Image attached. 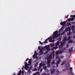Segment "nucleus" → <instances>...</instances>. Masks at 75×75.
<instances>
[{
	"label": "nucleus",
	"mask_w": 75,
	"mask_h": 75,
	"mask_svg": "<svg viewBox=\"0 0 75 75\" xmlns=\"http://www.w3.org/2000/svg\"><path fill=\"white\" fill-rule=\"evenodd\" d=\"M56 54H59V51L56 52Z\"/></svg>",
	"instance_id": "obj_43"
},
{
	"label": "nucleus",
	"mask_w": 75,
	"mask_h": 75,
	"mask_svg": "<svg viewBox=\"0 0 75 75\" xmlns=\"http://www.w3.org/2000/svg\"><path fill=\"white\" fill-rule=\"evenodd\" d=\"M59 63H56V67H58V64Z\"/></svg>",
	"instance_id": "obj_39"
},
{
	"label": "nucleus",
	"mask_w": 75,
	"mask_h": 75,
	"mask_svg": "<svg viewBox=\"0 0 75 75\" xmlns=\"http://www.w3.org/2000/svg\"><path fill=\"white\" fill-rule=\"evenodd\" d=\"M59 45V41H57V42L56 44L55 45L56 46H58Z\"/></svg>",
	"instance_id": "obj_15"
},
{
	"label": "nucleus",
	"mask_w": 75,
	"mask_h": 75,
	"mask_svg": "<svg viewBox=\"0 0 75 75\" xmlns=\"http://www.w3.org/2000/svg\"><path fill=\"white\" fill-rule=\"evenodd\" d=\"M52 55H50L49 57H47V61H51V60H50V59H52Z\"/></svg>",
	"instance_id": "obj_5"
},
{
	"label": "nucleus",
	"mask_w": 75,
	"mask_h": 75,
	"mask_svg": "<svg viewBox=\"0 0 75 75\" xmlns=\"http://www.w3.org/2000/svg\"><path fill=\"white\" fill-rule=\"evenodd\" d=\"M52 63L54 64L55 62H52Z\"/></svg>",
	"instance_id": "obj_60"
},
{
	"label": "nucleus",
	"mask_w": 75,
	"mask_h": 75,
	"mask_svg": "<svg viewBox=\"0 0 75 75\" xmlns=\"http://www.w3.org/2000/svg\"><path fill=\"white\" fill-rule=\"evenodd\" d=\"M66 70H68V67H67V69H66Z\"/></svg>",
	"instance_id": "obj_57"
},
{
	"label": "nucleus",
	"mask_w": 75,
	"mask_h": 75,
	"mask_svg": "<svg viewBox=\"0 0 75 75\" xmlns=\"http://www.w3.org/2000/svg\"><path fill=\"white\" fill-rule=\"evenodd\" d=\"M71 28L72 31H74V30H75V26H74V25H73L72 26Z\"/></svg>",
	"instance_id": "obj_11"
},
{
	"label": "nucleus",
	"mask_w": 75,
	"mask_h": 75,
	"mask_svg": "<svg viewBox=\"0 0 75 75\" xmlns=\"http://www.w3.org/2000/svg\"><path fill=\"white\" fill-rule=\"evenodd\" d=\"M38 62L36 63L35 64V67H37V66L38 65Z\"/></svg>",
	"instance_id": "obj_23"
},
{
	"label": "nucleus",
	"mask_w": 75,
	"mask_h": 75,
	"mask_svg": "<svg viewBox=\"0 0 75 75\" xmlns=\"http://www.w3.org/2000/svg\"><path fill=\"white\" fill-rule=\"evenodd\" d=\"M71 21V18H69V19H68L67 20V21ZM67 23H68L67 21Z\"/></svg>",
	"instance_id": "obj_28"
},
{
	"label": "nucleus",
	"mask_w": 75,
	"mask_h": 75,
	"mask_svg": "<svg viewBox=\"0 0 75 75\" xmlns=\"http://www.w3.org/2000/svg\"><path fill=\"white\" fill-rule=\"evenodd\" d=\"M72 67H70V71H72Z\"/></svg>",
	"instance_id": "obj_40"
},
{
	"label": "nucleus",
	"mask_w": 75,
	"mask_h": 75,
	"mask_svg": "<svg viewBox=\"0 0 75 75\" xmlns=\"http://www.w3.org/2000/svg\"><path fill=\"white\" fill-rule=\"evenodd\" d=\"M42 71V69H40V72H41V71Z\"/></svg>",
	"instance_id": "obj_54"
},
{
	"label": "nucleus",
	"mask_w": 75,
	"mask_h": 75,
	"mask_svg": "<svg viewBox=\"0 0 75 75\" xmlns=\"http://www.w3.org/2000/svg\"><path fill=\"white\" fill-rule=\"evenodd\" d=\"M65 34V32H63L61 34V35H64Z\"/></svg>",
	"instance_id": "obj_37"
},
{
	"label": "nucleus",
	"mask_w": 75,
	"mask_h": 75,
	"mask_svg": "<svg viewBox=\"0 0 75 75\" xmlns=\"http://www.w3.org/2000/svg\"><path fill=\"white\" fill-rule=\"evenodd\" d=\"M46 50H47V51L45 52V53H48L49 51H50V47H47L46 48Z\"/></svg>",
	"instance_id": "obj_6"
},
{
	"label": "nucleus",
	"mask_w": 75,
	"mask_h": 75,
	"mask_svg": "<svg viewBox=\"0 0 75 75\" xmlns=\"http://www.w3.org/2000/svg\"><path fill=\"white\" fill-rule=\"evenodd\" d=\"M39 53L40 54H41V55H42V54H43V52H39Z\"/></svg>",
	"instance_id": "obj_35"
},
{
	"label": "nucleus",
	"mask_w": 75,
	"mask_h": 75,
	"mask_svg": "<svg viewBox=\"0 0 75 75\" xmlns=\"http://www.w3.org/2000/svg\"><path fill=\"white\" fill-rule=\"evenodd\" d=\"M56 72H57V75H59V73L60 72L59 71V70H57L56 71Z\"/></svg>",
	"instance_id": "obj_18"
},
{
	"label": "nucleus",
	"mask_w": 75,
	"mask_h": 75,
	"mask_svg": "<svg viewBox=\"0 0 75 75\" xmlns=\"http://www.w3.org/2000/svg\"><path fill=\"white\" fill-rule=\"evenodd\" d=\"M40 68H39V67L38 68V71H39L40 70Z\"/></svg>",
	"instance_id": "obj_52"
},
{
	"label": "nucleus",
	"mask_w": 75,
	"mask_h": 75,
	"mask_svg": "<svg viewBox=\"0 0 75 75\" xmlns=\"http://www.w3.org/2000/svg\"><path fill=\"white\" fill-rule=\"evenodd\" d=\"M29 72V74L30 73V71H28V73Z\"/></svg>",
	"instance_id": "obj_63"
},
{
	"label": "nucleus",
	"mask_w": 75,
	"mask_h": 75,
	"mask_svg": "<svg viewBox=\"0 0 75 75\" xmlns=\"http://www.w3.org/2000/svg\"><path fill=\"white\" fill-rule=\"evenodd\" d=\"M55 69H53L51 71V74H53L54 73H55Z\"/></svg>",
	"instance_id": "obj_9"
},
{
	"label": "nucleus",
	"mask_w": 75,
	"mask_h": 75,
	"mask_svg": "<svg viewBox=\"0 0 75 75\" xmlns=\"http://www.w3.org/2000/svg\"><path fill=\"white\" fill-rule=\"evenodd\" d=\"M66 49V48L65 47H64L63 49V51H64V50H65Z\"/></svg>",
	"instance_id": "obj_44"
},
{
	"label": "nucleus",
	"mask_w": 75,
	"mask_h": 75,
	"mask_svg": "<svg viewBox=\"0 0 75 75\" xmlns=\"http://www.w3.org/2000/svg\"><path fill=\"white\" fill-rule=\"evenodd\" d=\"M70 35H71V33L69 32L68 34V35L69 36Z\"/></svg>",
	"instance_id": "obj_47"
},
{
	"label": "nucleus",
	"mask_w": 75,
	"mask_h": 75,
	"mask_svg": "<svg viewBox=\"0 0 75 75\" xmlns=\"http://www.w3.org/2000/svg\"><path fill=\"white\" fill-rule=\"evenodd\" d=\"M42 52V49H40V52Z\"/></svg>",
	"instance_id": "obj_48"
},
{
	"label": "nucleus",
	"mask_w": 75,
	"mask_h": 75,
	"mask_svg": "<svg viewBox=\"0 0 75 75\" xmlns=\"http://www.w3.org/2000/svg\"><path fill=\"white\" fill-rule=\"evenodd\" d=\"M39 42L40 44H41V45H42V44H43V43H42V42H41V41H39Z\"/></svg>",
	"instance_id": "obj_36"
},
{
	"label": "nucleus",
	"mask_w": 75,
	"mask_h": 75,
	"mask_svg": "<svg viewBox=\"0 0 75 75\" xmlns=\"http://www.w3.org/2000/svg\"><path fill=\"white\" fill-rule=\"evenodd\" d=\"M65 44V42H62L61 43L60 45L61 46H62V47L64 46V45Z\"/></svg>",
	"instance_id": "obj_12"
},
{
	"label": "nucleus",
	"mask_w": 75,
	"mask_h": 75,
	"mask_svg": "<svg viewBox=\"0 0 75 75\" xmlns=\"http://www.w3.org/2000/svg\"><path fill=\"white\" fill-rule=\"evenodd\" d=\"M68 65H69V68H70V64H69Z\"/></svg>",
	"instance_id": "obj_56"
},
{
	"label": "nucleus",
	"mask_w": 75,
	"mask_h": 75,
	"mask_svg": "<svg viewBox=\"0 0 75 75\" xmlns=\"http://www.w3.org/2000/svg\"><path fill=\"white\" fill-rule=\"evenodd\" d=\"M51 60H47V63L48 64H50V61Z\"/></svg>",
	"instance_id": "obj_25"
},
{
	"label": "nucleus",
	"mask_w": 75,
	"mask_h": 75,
	"mask_svg": "<svg viewBox=\"0 0 75 75\" xmlns=\"http://www.w3.org/2000/svg\"><path fill=\"white\" fill-rule=\"evenodd\" d=\"M60 54H61V53H62V51H60Z\"/></svg>",
	"instance_id": "obj_62"
},
{
	"label": "nucleus",
	"mask_w": 75,
	"mask_h": 75,
	"mask_svg": "<svg viewBox=\"0 0 75 75\" xmlns=\"http://www.w3.org/2000/svg\"><path fill=\"white\" fill-rule=\"evenodd\" d=\"M25 67H28V64L27 63V62H25Z\"/></svg>",
	"instance_id": "obj_22"
},
{
	"label": "nucleus",
	"mask_w": 75,
	"mask_h": 75,
	"mask_svg": "<svg viewBox=\"0 0 75 75\" xmlns=\"http://www.w3.org/2000/svg\"><path fill=\"white\" fill-rule=\"evenodd\" d=\"M49 40V41L50 42H54V41H55V40H53L52 39V38L51 37H50L48 38L47 39H46L45 41L43 42V43H44V44H45V43H48V41H47V40Z\"/></svg>",
	"instance_id": "obj_1"
},
{
	"label": "nucleus",
	"mask_w": 75,
	"mask_h": 75,
	"mask_svg": "<svg viewBox=\"0 0 75 75\" xmlns=\"http://www.w3.org/2000/svg\"><path fill=\"white\" fill-rule=\"evenodd\" d=\"M35 54L34 55H33V58H35V57L37 56V55L38 54V53H37V52L36 51H35Z\"/></svg>",
	"instance_id": "obj_7"
},
{
	"label": "nucleus",
	"mask_w": 75,
	"mask_h": 75,
	"mask_svg": "<svg viewBox=\"0 0 75 75\" xmlns=\"http://www.w3.org/2000/svg\"><path fill=\"white\" fill-rule=\"evenodd\" d=\"M68 16H69V15H67V16H66V18H68Z\"/></svg>",
	"instance_id": "obj_50"
},
{
	"label": "nucleus",
	"mask_w": 75,
	"mask_h": 75,
	"mask_svg": "<svg viewBox=\"0 0 75 75\" xmlns=\"http://www.w3.org/2000/svg\"><path fill=\"white\" fill-rule=\"evenodd\" d=\"M33 75H37V74H36L34 73L33 74Z\"/></svg>",
	"instance_id": "obj_59"
},
{
	"label": "nucleus",
	"mask_w": 75,
	"mask_h": 75,
	"mask_svg": "<svg viewBox=\"0 0 75 75\" xmlns=\"http://www.w3.org/2000/svg\"><path fill=\"white\" fill-rule=\"evenodd\" d=\"M72 71H69V74H72Z\"/></svg>",
	"instance_id": "obj_34"
},
{
	"label": "nucleus",
	"mask_w": 75,
	"mask_h": 75,
	"mask_svg": "<svg viewBox=\"0 0 75 75\" xmlns=\"http://www.w3.org/2000/svg\"><path fill=\"white\" fill-rule=\"evenodd\" d=\"M65 61H64L62 63V64H61V65H64V64H65Z\"/></svg>",
	"instance_id": "obj_20"
},
{
	"label": "nucleus",
	"mask_w": 75,
	"mask_h": 75,
	"mask_svg": "<svg viewBox=\"0 0 75 75\" xmlns=\"http://www.w3.org/2000/svg\"><path fill=\"white\" fill-rule=\"evenodd\" d=\"M70 17H72V18L70 19V20H71V21H74V20L75 18V14L74 15H71Z\"/></svg>",
	"instance_id": "obj_3"
},
{
	"label": "nucleus",
	"mask_w": 75,
	"mask_h": 75,
	"mask_svg": "<svg viewBox=\"0 0 75 75\" xmlns=\"http://www.w3.org/2000/svg\"><path fill=\"white\" fill-rule=\"evenodd\" d=\"M29 63H30V64H31V59H30L29 60V62H28Z\"/></svg>",
	"instance_id": "obj_31"
},
{
	"label": "nucleus",
	"mask_w": 75,
	"mask_h": 75,
	"mask_svg": "<svg viewBox=\"0 0 75 75\" xmlns=\"http://www.w3.org/2000/svg\"><path fill=\"white\" fill-rule=\"evenodd\" d=\"M47 74L44 72L41 74V75H46Z\"/></svg>",
	"instance_id": "obj_30"
},
{
	"label": "nucleus",
	"mask_w": 75,
	"mask_h": 75,
	"mask_svg": "<svg viewBox=\"0 0 75 75\" xmlns=\"http://www.w3.org/2000/svg\"><path fill=\"white\" fill-rule=\"evenodd\" d=\"M21 70H20L18 72V75H21Z\"/></svg>",
	"instance_id": "obj_19"
},
{
	"label": "nucleus",
	"mask_w": 75,
	"mask_h": 75,
	"mask_svg": "<svg viewBox=\"0 0 75 75\" xmlns=\"http://www.w3.org/2000/svg\"><path fill=\"white\" fill-rule=\"evenodd\" d=\"M66 21H64L63 22L62 21L60 23V25H64L66 24Z\"/></svg>",
	"instance_id": "obj_4"
},
{
	"label": "nucleus",
	"mask_w": 75,
	"mask_h": 75,
	"mask_svg": "<svg viewBox=\"0 0 75 75\" xmlns=\"http://www.w3.org/2000/svg\"><path fill=\"white\" fill-rule=\"evenodd\" d=\"M57 33H58V31H56L53 33V37L54 39H55V37H56V38L58 37Z\"/></svg>",
	"instance_id": "obj_2"
},
{
	"label": "nucleus",
	"mask_w": 75,
	"mask_h": 75,
	"mask_svg": "<svg viewBox=\"0 0 75 75\" xmlns=\"http://www.w3.org/2000/svg\"><path fill=\"white\" fill-rule=\"evenodd\" d=\"M54 45H54V44H51L50 45V46L51 47H54Z\"/></svg>",
	"instance_id": "obj_27"
},
{
	"label": "nucleus",
	"mask_w": 75,
	"mask_h": 75,
	"mask_svg": "<svg viewBox=\"0 0 75 75\" xmlns=\"http://www.w3.org/2000/svg\"><path fill=\"white\" fill-rule=\"evenodd\" d=\"M73 51V47H71L70 49L69 50V52L71 53L72 51Z\"/></svg>",
	"instance_id": "obj_8"
},
{
	"label": "nucleus",
	"mask_w": 75,
	"mask_h": 75,
	"mask_svg": "<svg viewBox=\"0 0 75 75\" xmlns=\"http://www.w3.org/2000/svg\"><path fill=\"white\" fill-rule=\"evenodd\" d=\"M29 59V58H27L25 60L26 61H28Z\"/></svg>",
	"instance_id": "obj_46"
},
{
	"label": "nucleus",
	"mask_w": 75,
	"mask_h": 75,
	"mask_svg": "<svg viewBox=\"0 0 75 75\" xmlns=\"http://www.w3.org/2000/svg\"><path fill=\"white\" fill-rule=\"evenodd\" d=\"M34 70L35 71H37V69L36 68H35V69H34Z\"/></svg>",
	"instance_id": "obj_51"
},
{
	"label": "nucleus",
	"mask_w": 75,
	"mask_h": 75,
	"mask_svg": "<svg viewBox=\"0 0 75 75\" xmlns=\"http://www.w3.org/2000/svg\"><path fill=\"white\" fill-rule=\"evenodd\" d=\"M73 41L72 40H71V39L69 40V44H71V43H72V42Z\"/></svg>",
	"instance_id": "obj_21"
},
{
	"label": "nucleus",
	"mask_w": 75,
	"mask_h": 75,
	"mask_svg": "<svg viewBox=\"0 0 75 75\" xmlns=\"http://www.w3.org/2000/svg\"><path fill=\"white\" fill-rule=\"evenodd\" d=\"M22 74H24V71H22Z\"/></svg>",
	"instance_id": "obj_55"
},
{
	"label": "nucleus",
	"mask_w": 75,
	"mask_h": 75,
	"mask_svg": "<svg viewBox=\"0 0 75 75\" xmlns=\"http://www.w3.org/2000/svg\"><path fill=\"white\" fill-rule=\"evenodd\" d=\"M63 71H65V69H63Z\"/></svg>",
	"instance_id": "obj_61"
},
{
	"label": "nucleus",
	"mask_w": 75,
	"mask_h": 75,
	"mask_svg": "<svg viewBox=\"0 0 75 75\" xmlns=\"http://www.w3.org/2000/svg\"><path fill=\"white\" fill-rule=\"evenodd\" d=\"M64 57H65V56H64L62 55L60 57V58L62 59L63 58H64Z\"/></svg>",
	"instance_id": "obj_33"
},
{
	"label": "nucleus",
	"mask_w": 75,
	"mask_h": 75,
	"mask_svg": "<svg viewBox=\"0 0 75 75\" xmlns=\"http://www.w3.org/2000/svg\"><path fill=\"white\" fill-rule=\"evenodd\" d=\"M67 25L69 26V25H71V23L70 22L68 23L67 24Z\"/></svg>",
	"instance_id": "obj_24"
},
{
	"label": "nucleus",
	"mask_w": 75,
	"mask_h": 75,
	"mask_svg": "<svg viewBox=\"0 0 75 75\" xmlns=\"http://www.w3.org/2000/svg\"><path fill=\"white\" fill-rule=\"evenodd\" d=\"M43 69H44V70H45V71L46 70H47V66H45L44 67H43Z\"/></svg>",
	"instance_id": "obj_16"
},
{
	"label": "nucleus",
	"mask_w": 75,
	"mask_h": 75,
	"mask_svg": "<svg viewBox=\"0 0 75 75\" xmlns=\"http://www.w3.org/2000/svg\"><path fill=\"white\" fill-rule=\"evenodd\" d=\"M41 67H42V65H41V64H40H40H39V68H41Z\"/></svg>",
	"instance_id": "obj_29"
},
{
	"label": "nucleus",
	"mask_w": 75,
	"mask_h": 75,
	"mask_svg": "<svg viewBox=\"0 0 75 75\" xmlns=\"http://www.w3.org/2000/svg\"><path fill=\"white\" fill-rule=\"evenodd\" d=\"M59 49H62V46H61V45H60V46H59Z\"/></svg>",
	"instance_id": "obj_26"
},
{
	"label": "nucleus",
	"mask_w": 75,
	"mask_h": 75,
	"mask_svg": "<svg viewBox=\"0 0 75 75\" xmlns=\"http://www.w3.org/2000/svg\"><path fill=\"white\" fill-rule=\"evenodd\" d=\"M67 38L66 37V36L64 37V38H63L64 41H67Z\"/></svg>",
	"instance_id": "obj_14"
},
{
	"label": "nucleus",
	"mask_w": 75,
	"mask_h": 75,
	"mask_svg": "<svg viewBox=\"0 0 75 75\" xmlns=\"http://www.w3.org/2000/svg\"><path fill=\"white\" fill-rule=\"evenodd\" d=\"M71 39V36H69L68 37V40H70Z\"/></svg>",
	"instance_id": "obj_32"
},
{
	"label": "nucleus",
	"mask_w": 75,
	"mask_h": 75,
	"mask_svg": "<svg viewBox=\"0 0 75 75\" xmlns=\"http://www.w3.org/2000/svg\"><path fill=\"white\" fill-rule=\"evenodd\" d=\"M57 48H58V47H54V50H57Z\"/></svg>",
	"instance_id": "obj_42"
},
{
	"label": "nucleus",
	"mask_w": 75,
	"mask_h": 75,
	"mask_svg": "<svg viewBox=\"0 0 75 75\" xmlns=\"http://www.w3.org/2000/svg\"><path fill=\"white\" fill-rule=\"evenodd\" d=\"M75 38V36L74 35V36H73V38L74 39V38Z\"/></svg>",
	"instance_id": "obj_53"
},
{
	"label": "nucleus",
	"mask_w": 75,
	"mask_h": 75,
	"mask_svg": "<svg viewBox=\"0 0 75 75\" xmlns=\"http://www.w3.org/2000/svg\"><path fill=\"white\" fill-rule=\"evenodd\" d=\"M69 47V45H67V46H66V48H68Z\"/></svg>",
	"instance_id": "obj_41"
},
{
	"label": "nucleus",
	"mask_w": 75,
	"mask_h": 75,
	"mask_svg": "<svg viewBox=\"0 0 75 75\" xmlns=\"http://www.w3.org/2000/svg\"><path fill=\"white\" fill-rule=\"evenodd\" d=\"M54 49H55V47H52V50H54Z\"/></svg>",
	"instance_id": "obj_45"
},
{
	"label": "nucleus",
	"mask_w": 75,
	"mask_h": 75,
	"mask_svg": "<svg viewBox=\"0 0 75 75\" xmlns=\"http://www.w3.org/2000/svg\"><path fill=\"white\" fill-rule=\"evenodd\" d=\"M40 64H41V65L42 66V67H44V66H46V64H45L40 63Z\"/></svg>",
	"instance_id": "obj_17"
},
{
	"label": "nucleus",
	"mask_w": 75,
	"mask_h": 75,
	"mask_svg": "<svg viewBox=\"0 0 75 75\" xmlns=\"http://www.w3.org/2000/svg\"><path fill=\"white\" fill-rule=\"evenodd\" d=\"M60 62H61V59H60V58L58 57V60L57 62V63L59 64L60 63Z\"/></svg>",
	"instance_id": "obj_10"
},
{
	"label": "nucleus",
	"mask_w": 75,
	"mask_h": 75,
	"mask_svg": "<svg viewBox=\"0 0 75 75\" xmlns=\"http://www.w3.org/2000/svg\"><path fill=\"white\" fill-rule=\"evenodd\" d=\"M50 55H52L53 56V58H54V56H55V54H54V52H52L51 53V54Z\"/></svg>",
	"instance_id": "obj_13"
},
{
	"label": "nucleus",
	"mask_w": 75,
	"mask_h": 75,
	"mask_svg": "<svg viewBox=\"0 0 75 75\" xmlns=\"http://www.w3.org/2000/svg\"><path fill=\"white\" fill-rule=\"evenodd\" d=\"M38 49L39 50H40L41 49V47L40 46L38 47Z\"/></svg>",
	"instance_id": "obj_49"
},
{
	"label": "nucleus",
	"mask_w": 75,
	"mask_h": 75,
	"mask_svg": "<svg viewBox=\"0 0 75 75\" xmlns=\"http://www.w3.org/2000/svg\"><path fill=\"white\" fill-rule=\"evenodd\" d=\"M30 64H28V65L30 66Z\"/></svg>",
	"instance_id": "obj_64"
},
{
	"label": "nucleus",
	"mask_w": 75,
	"mask_h": 75,
	"mask_svg": "<svg viewBox=\"0 0 75 75\" xmlns=\"http://www.w3.org/2000/svg\"><path fill=\"white\" fill-rule=\"evenodd\" d=\"M58 40L59 41H60L61 40V38L60 37L59 38H58Z\"/></svg>",
	"instance_id": "obj_38"
},
{
	"label": "nucleus",
	"mask_w": 75,
	"mask_h": 75,
	"mask_svg": "<svg viewBox=\"0 0 75 75\" xmlns=\"http://www.w3.org/2000/svg\"><path fill=\"white\" fill-rule=\"evenodd\" d=\"M36 74H39V71H38L36 72Z\"/></svg>",
	"instance_id": "obj_58"
}]
</instances>
